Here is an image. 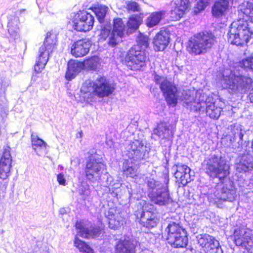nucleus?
Wrapping results in <instances>:
<instances>
[{"mask_svg":"<svg viewBox=\"0 0 253 253\" xmlns=\"http://www.w3.org/2000/svg\"><path fill=\"white\" fill-rule=\"evenodd\" d=\"M183 97L185 106L191 110L200 111L206 107V113L210 118L217 119L220 115L221 108L215 106L214 103H207L205 101L206 96L202 90L185 91Z\"/></svg>","mask_w":253,"mask_h":253,"instance_id":"f257e3e1","label":"nucleus"},{"mask_svg":"<svg viewBox=\"0 0 253 253\" xmlns=\"http://www.w3.org/2000/svg\"><path fill=\"white\" fill-rule=\"evenodd\" d=\"M114 87L104 77L99 76L94 81L86 80L83 84L81 92L87 102L92 101L96 97L108 96L114 91Z\"/></svg>","mask_w":253,"mask_h":253,"instance_id":"f03ea898","label":"nucleus"},{"mask_svg":"<svg viewBox=\"0 0 253 253\" xmlns=\"http://www.w3.org/2000/svg\"><path fill=\"white\" fill-rule=\"evenodd\" d=\"M169 183L167 175L164 176L163 181L153 178L148 180V196L152 202L160 206H166L172 201L169 191Z\"/></svg>","mask_w":253,"mask_h":253,"instance_id":"7ed1b4c3","label":"nucleus"},{"mask_svg":"<svg viewBox=\"0 0 253 253\" xmlns=\"http://www.w3.org/2000/svg\"><path fill=\"white\" fill-rule=\"evenodd\" d=\"M216 42V38L207 31L195 34L189 41L187 50L192 55H203L209 52Z\"/></svg>","mask_w":253,"mask_h":253,"instance_id":"20e7f679","label":"nucleus"},{"mask_svg":"<svg viewBox=\"0 0 253 253\" xmlns=\"http://www.w3.org/2000/svg\"><path fill=\"white\" fill-rule=\"evenodd\" d=\"M225 87L231 93L243 94L252 86L253 79L248 75H243L238 69L231 71L229 77H224Z\"/></svg>","mask_w":253,"mask_h":253,"instance_id":"39448f33","label":"nucleus"},{"mask_svg":"<svg viewBox=\"0 0 253 253\" xmlns=\"http://www.w3.org/2000/svg\"><path fill=\"white\" fill-rule=\"evenodd\" d=\"M253 32L247 21L239 20L231 23L227 33L228 42L237 46H243L249 41Z\"/></svg>","mask_w":253,"mask_h":253,"instance_id":"423d86ee","label":"nucleus"},{"mask_svg":"<svg viewBox=\"0 0 253 253\" xmlns=\"http://www.w3.org/2000/svg\"><path fill=\"white\" fill-rule=\"evenodd\" d=\"M229 169L225 158L215 155L211 156L207 160L205 168L206 173L209 176L212 178H218L220 180L229 174Z\"/></svg>","mask_w":253,"mask_h":253,"instance_id":"0eeeda50","label":"nucleus"},{"mask_svg":"<svg viewBox=\"0 0 253 253\" xmlns=\"http://www.w3.org/2000/svg\"><path fill=\"white\" fill-rule=\"evenodd\" d=\"M165 231L167 233L168 242L172 247L184 248L187 246L188 243L187 232L179 222L170 221Z\"/></svg>","mask_w":253,"mask_h":253,"instance_id":"6e6552de","label":"nucleus"},{"mask_svg":"<svg viewBox=\"0 0 253 253\" xmlns=\"http://www.w3.org/2000/svg\"><path fill=\"white\" fill-rule=\"evenodd\" d=\"M57 42V35L55 33L48 32L43 42L40 47L39 55L37 58L34 70L36 72H41L46 64L50 53L55 48Z\"/></svg>","mask_w":253,"mask_h":253,"instance_id":"1a4fd4ad","label":"nucleus"},{"mask_svg":"<svg viewBox=\"0 0 253 253\" xmlns=\"http://www.w3.org/2000/svg\"><path fill=\"white\" fill-rule=\"evenodd\" d=\"M125 25L122 19L117 18L114 20L113 29L111 31L110 25L101 26L100 33V39L105 40L108 39V43L109 45L115 46L121 41L122 38L124 35Z\"/></svg>","mask_w":253,"mask_h":253,"instance_id":"9d476101","label":"nucleus"},{"mask_svg":"<svg viewBox=\"0 0 253 253\" xmlns=\"http://www.w3.org/2000/svg\"><path fill=\"white\" fill-rule=\"evenodd\" d=\"M154 80L160 85L167 103L172 106H175L177 103L179 97L176 85L168 81L166 77L157 74L154 75Z\"/></svg>","mask_w":253,"mask_h":253,"instance_id":"9b49d317","label":"nucleus"},{"mask_svg":"<svg viewBox=\"0 0 253 253\" xmlns=\"http://www.w3.org/2000/svg\"><path fill=\"white\" fill-rule=\"evenodd\" d=\"M102 158L97 155H92L86 162L84 172L86 178L91 182L100 179L101 174L106 169Z\"/></svg>","mask_w":253,"mask_h":253,"instance_id":"f8f14e48","label":"nucleus"},{"mask_svg":"<svg viewBox=\"0 0 253 253\" xmlns=\"http://www.w3.org/2000/svg\"><path fill=\"white\" fill-rule=\"evenodd\" d=\"M125 61L126 65L132 70H138L146 65L145 51L139 45L132 46L128 51Z\"/></svg>","mask_w":253,"mask_h":253,"instance_id":"ddd939ff","label":"nucleus"},{"mask_svg":"<svg viewBox=\"0 0 253 253\" xmlns=\"http://www.w3.org/2000/svg\"><path fill=\"white\" fill-rule=\"evenodd\" d=\"M140 209L136 213L137 218L143 226L148 228H153L157 225L158 220L154 215V212L156 210L155 206L145 201L140 202Z\"/></svg>","mask_w":253,"mask_h":253,"instance_id":"4468645a","label":"nucleus"},{"mask_svg":"<svg viewBox=\"0 0 253 253\" xmlns=\"http://www.w3.org/2000/svg\"><path fill=\"white\" fill-rule=\"evenodd\" d=\"M94 22V17L86 11H80L73 17L72 22L74 29L78 31L90 30Z\"/></svg>","mask_w":253,"mask_h":253,"instance_id":"2eb2a0df","label":"nucleus"},{"mask_svg":"<svg viewBox=\"0 0 253 253\" xmlns=\"http://www.w3.org/2000/svg\"><path fill=\"white\" fill-rule=\"evenodd\" d=\"M12 157L10 152V148L6 147L3 149L0 159V178L6 179L10 175L12 167Z\"/></svg>","mask_w":253,"mask_h":253,"instance_id":"dca6fc26","label":"nucleus"},{"mask_svg":"<svg viewBox=\"0 0 253 253\" xmlns=\"http://www.w3.org/2000/svg\"><path fill=\"white\" fill-rule=\"evenodd\" d=\"M252 234L244 225L237 226L234 230L233 237L236 246L246 247L249 245Z\"/></svg>","mask_w":253,"mask_h":253,"instance_id":"f3484780","label":"nucleus"},{"mask_svg":"<svg viewBox=\"0 0 253 253\" xmlns=\"http://www.w3.org/2000/svg\"><path fill=\"white\" fill-rule=\"evenodd\" d=\"M78 235L84 238L98 237L101 233L100 227L94 225H84L81 221L76 223Z\"/></svg>","mask_w":253,"mask_h":253,"instance_id":"a211bd4d","label":"nucleus"},{"mask_svg":"<svg viewBox=\"0 0 253 253\" xmlns=\"http://www.w3.org/2000/svg\"><path fill=\"white\" fill-rule=\"evenodd\" d=\"M128 152V157L134 161L145 159L148 153L146 146H144L142 142L138 140H135L130 144Z\"/></svg>","mask_w":253,"mask_h":253,"instance_id":"6ab92c4d","label":"nucleus"},{"mask_svg":"<svg viewBox=\"0 0 253 253\" xmlns=\"http://www.w3.org/2000/svg\"><path fill=\"white\" fill-rule=\"evenodd\" d=\"M235 168L240 173L251 172L253 170V158L249 155H243L236 160Z\"/></svg>","mask_w":253,"mask_h":253,"instance_id":"aec40b11","label":"nucleus"},{"mask_svg":"<svg viewBox=\"0 0 253 253\" xmlns=\"http://www.w3.org/2000/svg\"><path fill=\"white\" fill-rule=\"evenodd\" d=\"M90 46V42L88 40L78 41L72 45L71 53L76 57H83L88 52Z\"/></svg>","mask_w":253,"mask_h":253,"instance_id":"412c9836","label":"nucleus"},{"mask_svg":"<svg viewBox=\"0 0 253 253\" xmlns=\"http://www.w3.org/2000/svg\"><path fill=\"white\" fill-rule=\"evenodd\" d=\"M169 40V33L165 30H161L154 38V50L157 51L164 50L168 45Z\"/></svg>","mask_w":253,"mask_h":253,"instance_id":"4be33fe9","label":"nucleus"},{"mask_svg":"<svg viewBox=\"0 0 253 253\" xmlns=\"http://www.w3.org/2000/svg\"><path fill=\"white\" fill-rule=\"evenodd\" d=\"M108 218L109 227L111 229H117L124 223V218L119 210L110 209L108 211Z\"/></svg>","mask_w":253,"mask_h":253,"instance_id":"5701e85b","label":"nucleus"},{"mask_svg":"<svg viewBox=\"0 0 253 253\" xmlns=\"http://www.w3.org/2000/svg\"><path fill=\"white\" fill-rule=\"evenodd\" d=\"M229 0H217L212 7V14L216 18L225 15L229 10Z\"/></svg>","mask_w":253,"mask_h":253,"instance_id":"b1692460","label":"nucleus"},{"mask_svg":"<svg viewBox=\"0 0 253 253\" xmlns=\"http://www.w3.org/2000/svg\"><path fill=\"white\" fill-rule=\"evenodd\" d=\"M169 126V125L165 122L161 123L154 129L153 134L156 135L161 139H169L173 135V132Z\"/></svg>","mask_w":253,"mask_h":253,"instance_id":"393cba45","label":"nucleus"},{"mask_svg":"<svg viewBox=\"0 0 253 253\" xmlns=\"http://www.w3.org/2000/svg\"><path fill=\"white\" fill-rule=\"evenodd\" d=\"M84 68L83 62L71 60L68 62L66 78L68 80L74 79Z\"/></svg>","mask_w":253,"mask_h":253,"instance_id":"a878e982","label":"nucleus"},{"mask_svg":"<svg viewBox=\"0 0 253 253\" xmlns=\"http://www.w3.org/2000/svg\"><path fill=\"white\" fill-rule=\"evenodd\" d=\"M116 253H135L134 247L128 240H120L116 246Z\"/></svg>","mask_w":253,"mask_h":253,"instance_id":"bb28decb","label":"nucleus"},{"mask_svg":"<svg viewBox=\"0 0 253 253\" xmlns=\"http://www.w3.org/2000/svg\"><path fill=\"white\" fill-rule=\"evenodd\" d=\"M166 11L161 10L151 13L147 18L146 24L149 27H153L157 25L161 20L164 18Z\"/></svg>","mask_w":253,"mask_h":253,"instance_id":"cd10ccee","label":"nucleus"},{"mask_svg":"<svg viewBox=\"0 0 253 253\" xmlns=\"http://www.w3.org/2000/svg\"><path fill=\"white\" fill-rule=\"evenodd\" d=\"M239 10L244 14L246 21L250 20L253 22V3L252 2L246 1L239 6Z\"/></svg>","mask_w":253,"mask_h":253,"instance_id":"c85d7f7f","label":"nucleus"},{"mask_svg":"<svg viewBox=\"0 0 253 253\" xmlns=\"http://www.w3.org/2000/svg\"><path fill=\"white\" fill-rule=\"evenodd\" d=\"M19 19L17 17H13L11 18L8 23V31L11 37L14 39H16L19 37Z\"/></svg>","mask_w":253,"mask_h":253,"instance_id":"c756f323","label":"nucleus"},{"mask_svg":"<svg viewBox=\"0 0 253 253\" xmlns=\"http://www.w3.org/2000/svg\"><path fill=\"white\" fill-rule=\"evenodd\" d=\"M244 132L245 131L242 129L241 125H237L234 126L232 130L233 136L232 139L230 140L231 141H232V142L237 141L239 146L242 145Z\"/></svg>","mask_w":253,"mask_h":253,"instance_id":"7c9ffc66","label":"nucleus"},{"mask_svg":"<svg viewBox=\"0 0 253 253\" xmlns=\"http://www.w3.org/2000/svg\"><path fill=\"white\" fill-rule=\"evenodd\" d=\"M142 18L139 16H131L127 22L128 32H132L138 29L142 22Z\"/></svg>","mask_w":253,"mask_h":253,"instance_id":"2f4dec72","label":"nucleus"},{"mask_svg":"<svg viewBox=\"0 0 253 253\" xmlns=\"http://www.w3.org/2000/svg\"><path fill=\"white\" fill-rule=\"evenodd\" d=\"M99 61V59L98 57H92L84 61V68L88 70L94 71L97 69Z\"/></svg>","mask_w":253,"mask_h":253,"instance_id":"473e14b6","label":"nucleus"},{"mask_svg":"<svg viewBox=\"0 0 253 253\" xmlns=\"http://www.w3.org/2000/svg\"><path fill=\"white\" fill-rule=\"evenodd\" d=\"M74 244L79 249L80 252L85 253H93V250L88 245L78 238H75Z\"/></svg>","mask_w":253,"mask_h":253,"instance_id":"72a5a7b5","label":"nucleus"},{"mask_svg":"<svg viewBox=\"0 0 253 253\" xmlns=\"http://www.w3.org/2000/svg\"><path fill=\"white\" fill-rule=\"evenodd\" d=\"M215 239L208 234H205L198 239V243L207 250Z\"/></svg>","mask_w":253,"mask_h":253,"instance_id":"f704fd0d","label":"nucleus"},{"mask_svg":"<svg viewBox=\"0 0 253 253\" xmlns=\"http://www.w3.org/2000/svg\"><path fill=\"white\" fill-rule=\"evenodd\" d=\"M31 140L33 148L36 151L38 148H46L47 144L42 139H40L37 135L33 133L31 134Z\"/></svg>","mask_w":253,"mask_h":253,"instance_id":"c9c22d12","label":"nucleus"},{"mask_svg":"<svg viewBox=\"0 0 253 253\" xmlns=\"http://www.w3.org/2000/svg\"><path fill=\"white\" fill-rule=\"evenodd\" d=\"M172 9L170 11V17L173 21H177L179 20L185 14L184 12V8L182 7V9H179L178 7L174 6L171 4Z\"/></svg>","mask_w":253,"mask_h":253,"instance_id":"e433bc0d","label":"nucleus"},{"mask_svg":"<svg viewBox=\"0 0 253 253\" xmlns=\"http://www.w3.org/2000/svg\"><path fill=\"white\" fill-rule=\"evenodd\" d=\"M108 8L106 6H100L94 8V13L100 23L104 21Z\"/></svg>","mask_w":253,"mask_h":253,"instance_id":"4c0bfd02","label":"nucleus"},{"mask_svg":"<svg viewBox=\"0 0 253 253\" xmlns=\"http://www.w3.org/2000/svg\"><path fill=\"white\" fill-rule=\"evenodd\" d=\"M123 173L127 176L134 177L137 175V170L127 162H125L123 164Z\"/></svg>","mask_w":253,"mask_h":253,"instance_id":"58836bf2","label":"nucleus"},{"mask_svg":"<svg viewBox=\"0 0 253 253\" xmlns=\"http://www.w3.org/2000/svg\"><path fill=\"white\" fill-rule=\"evenodd\" d=\"M239 66L246 70L253 71V55L240 61Z\"/></svg>","mask_w":253,"mask_h":253,"instance_id":"ea45409f","label":"nucleus"},{"mask_svg":"<svg viewBox=\"0 0 253 253\" xmlns=\"http://www.w3.org/2000/svg\"><path fill=\"white\" fill-rule=\"evenodd\" d=\"M172 4L178 7L179 9L184 8L183 11L185 13L189 10L190 5L189 0H173Z\"/></svg>","mask_w":253,"mask_h":253,"instance_id":"a19ab883","label":"nucleus"},{"mask_svg":"<svg viewBox=\"0 0 253 253\" xmlns=\"http://www.w3.org/2000/svg\"><path fill=\"white\" fill-rule=\"evenodd\" d=\"M175 167L176 171L174 173L175 177L176 179H180L182 178V175L184 173L185 170H189V167L185 165L182 164H178L173 167Z\"/></svg>","mask_w":253,"mask_h":253,"instance_id":"79ce46f5","label":"nucleus"},{"mask_svg":"<svg viewBox=\"0 0 253 253\" xmlns=\"http://www.w3.org/2000/svg\"><path fill=\"white\" fill-rule=\"evenodd\" d=\"M217 189H220V192L217 190V191L215 192V196H216L217 199L226 200V199L228 198L227 196L228 190L227 188L224 189L222 184L217 185Z\"/></svg>","mask_w":253,"mask_h":253,"instance_id":"37998d69","label":"nucleus"},{"mask_svg":"<svg viewBox=\"0 0 253 253\" xmlns=\"http://www.w3.org/2000/svg\"><path fill=\"white\" fill-rule=\"evenodd\" d=\"M207 253H223L218 241L215 240L206 250Z\"/></svg>","mask_w":253,"mask_h":253,"instance_id":"c03bdc74","label":"nucleus"},{"mask_svg":"<svg viewBox=\"0 0 253 253\" xmlns=\"http://www.w3.org/2000/svg\"><path fill=\"white\" fill-rule=\"evenodd\" d=\"M126 8L129 13L139 12L140 11V8L139 4L135 1H126Z\"/></svg>","mask_w":253,"mask_h":253,"instance_id":"a18cd8bd","label":"nucleus"},{"mask_svg":"<svg viewBox=\"0 0 253 253\" xmlns=\"http://www.w3.org/2000/svg\"><path fill=\"white\" fill-rule=\"evenodd\" d=\"M209 2L210 0H200L197 3L196 7L197 9L195 10V12L198 13L203 10L208 5Z\"/></svg>","mask_w":253,"mask_h":253,"instance_id":"49530a36","label":"nucleus"},{"mask_svg":"<svg viewBox=\"0 0 253 253\" xmlns=\"http://www.w3.org/2000/svg\"><path fill=\"white\" fill-rule=\"evenodd\" d=\"M137 42L141 46H143L145 48L149 45L148 38L146 36H140L138 37Z\"/></svg>","mask_w":253,"mask_h":253,"instance_id":"de8ad7c7","label":"nucleus"},{"mask_svg":"<svg viewBox=\"0 0 253 253\" xmlns=\"http://www.w3.org/2000/svg\"><path fill=\"white\" fill-rule=\"evenodd\" d=\"M182 178L180 179L182 183L184 182L185 183L191 181L193 179L191 178L192 174H191V169L189 167V170H185L184 173L182 175Z\"/></svg>","mask_w":253,"mask_h":253,"instance_id":"09e8293b","label":"nucleus"},{"mask_svg":"<svg viewBox=\"0 0 253 253\" xmlns=\"http://www.w3.org/2000/svg\"><path fill=\"white\" fill-rule=\"evenodd\" d=\"M79 192L81 195L88 196L89 194L88 186L87 184H86L84 186H82V187L79 189Z\"/></svg>","mask_w":253,"mask_h":253,"instance_id":"8fccbe9b","label":"nucleus"},{"mask_svg":"<svg viewBox=\"0 0 253 253\" xmlns=\"http://www.w3.org/2000/svg\"><path fill=\"white\" fill-rule=\"evenodd\" d=\"M57 180L59 184L63 185H66V179L64 177L63 174H58L57 176Z\"/></svg>","mask_w":253,"mask_h":253,"instance_id":"3c124183","label":"nucleus"},{"mask_svg":"<svg viewBox=\"0 0 253 253\" xmlns=\"http://www.w3.org/2000/svg\"><path fill=\"white\" fill-rule=\"evenodd\" d=\"M106 184L107 185H113V177L110 175L108 173L106 174Z\"/></svg>","mask_w":253,"mask_h":253,"instance_id":"603ef678","label":"nucleus"},{"mask_svg":"<svg viewBox=\"0 0 253 253\" xmlns=\"http://www.w3.org/2000/svg\"><path fill=\"white\" fill-rule=\"evenodd\" d=\"M249 97L250 101L253 103V88L250 90Z\"/></svg>","mask_w":253,"mask_h":253,"instance_id":"864d4df0","label":"nucleus"},{"mask_svg":"<svg viewBox=\"0 0 253 253\" xmlns=\"http://www.w3.org/2000/svg\"><path fill=\"white\" fill-rule=\"evenodd\" d=\"M26 11V9H20L18 10V13L20 14V15H22L24 13H25Z\"/></svg>","mask_w":253,"mask_h":253,"instance_id":"5fc2aeb1","label":"nucleus"},{"mask_svg":"<svg viewBox=\"0 0 253 253\" xmlns=\"http://www.w3.org/2000/svg\"><path fill=\"white\" fill-rule=\"evenodd\" d=\"M60 212L61 213H64V209H60Z\"/></svg>","mask_w":253,"mask_h":253,"instance_id":"6e6d98bb","label":"nucleus"},{"mask_svg":"<svg viewBox=\"0 0 253 253\" xmlns=\"http://www.w3.org/2000/svg\"><path fill=\"white\" fill-rule=\"evenodd\" d=\"M82 132H81V133H80V136H81V137L82 136Z\"/></svg>","mask_w":253,"mask_h":253,"instance_id":"4d7b16f0","label":"nucleus"}]
</instances>
